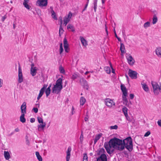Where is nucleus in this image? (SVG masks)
Returning <instances> with one entry per match:
<instances>
[{"instance_id": "58836bf2", "label": "nucleus", "mask_w": 161, "mask_h": 161, "mask_svg": "<svg viewBox=\"0 0 161 161\" xmlns=\"http://www.w3.org/2000/svg\"><path fill=\"white\" fill-rule=\"evenodd\" d=\"M83 158V161H88V157L86 153H84Z\"/></svg>"}, {"instance_id": "e2e57ef3", "label": "nucleus", "mask_w": 161, "mask_h": 161, "mask_svg": "<svg viewBox=\"0 0 161 161\" xmlns=\"http://www.w3.org/2000/svg\"><path fill=\"white\" fill-rule=\"evenodd\" d=\"M19 129L18 128H17L15 129V131L16 132H19Z\"/></svg>"}, {"instance_id": "f8f14e48", "label": "nucleus", "mask_w": 161, "mask_h": 161, "mask_svg": "<svg viewBox=\"0 0 161 161\" xmlns=\"http://www.w3.org/2000/svg\"><path fill=\"white\" fill-rule=\"evenodd\" d=\"M72 14L71 13H69L68 15L67 16H66L64 18V24L65 26L66 25L67 23L69 22L70 21V19L72 16Z\"/></svg>"}, {"instance_id": "1a4fd4ad", "label": "nucleus", "mask_w": 161, "mask_h": 161, "mask_svg": "<svg viewBox=\"0 0 161 161\" xmlns=\"http://www.w3.org/2000/svg\"><path fill=\"white\" fill-rule=\"evenodd\" d=\"M80 84L83 86L84 88L87 90L88 89V86L87 81L83 78L80 79Z\"/></svg>"}, {"instance_id": "8fccbe9b", "label": "nucleus", "mask_w": 161, "mask_h": 161, "mask_svg": "<svg viewBox=\"0 0 161 161\" xmlns=\"http://www.w3.org/2000/svg\"><path fill=\"white\" fill-rule=\"evenodd\" d=\"M73 28V25H71L70 24H68L67 25V29H72Z\"/></svg>"}, {"instance_id": "6e6552de", "label": "nucleus", "mask_w": 161, "mask_h": 161, "mask_svg": "<svg viewBox=\"0 0 161 161\" xmlns=\"http://www.w3.org/2000/svg\"><path fill=\"white\" fill-rule=\"evenodd\" d=\"M63 88V87H61L59 86L54 85L52 89V92L53 93L56 94L58 93Z\"/></svg>"}, {"instance_id": "ea45409f", "label": "nucleus", "mask_w": 161, "mask_h": 161, "mask_svg": "<svg viewBox=\"0 0 161 161\" xmlns=\"http://www.w3.org/2000/svg\"><path fill=\"white\" fill-rule=\"evenodd\" d=\"M83 131H81V134L80 137V142L82 143L83 141Z\"/></svg>"}, {"instance_id": "6e6d98bb", "label": "nucleus", "mask_w": 161, "mask_h": 161, "mask_svg": "<svg viewBox=\"0 0 161 161\" xmlns=\"http://www.w3.org/2000/svg\"><path fill=\"white\" fill-rule=\"evenodd\" d=\"M33 110L35 113H37L38 111V109L37 108H34Z\"/></svg>"}, {"instance_id": "49530a36", "label": "nucleus", "mask_w": 161, "mask_h": 161, "mask_svg": "<svg viewBox=\"0 0 161 161\" xmlns=\"http://www.w3.org/2000/svg\"><path fill=\"white\" fill-rule=\"evenodd\" d=\"M69 45L67 39L64 38V46Z\"/></svg>"}, {"instance_id": "2f4dec72", "label": "nucleus", "mask_w": 161, "mask_h": 161, "mask_svg": "<svg viewBox=\"0 0 161 161\" xmlns=\"http://www.w3.org/2000/svg\"><path fill=\"white\" fill-rule=\"evenodd\" d=\"M104 69L107 74H109L110 73L111 70L109 67H105L104 68Z\"/></svg>"}, {"instance_id": "5fc2aeb1", "label": "nucleus", "mask_w": 161, "mask_h": 161, "mask_svg": "<svg viewBox=\"0 0 161 161\" xmlns=\"http://www.w3.org/2000/svg\"><path fill=\"white\" fill-rule=\"evenodd\" d=\"M3 80L0 78V88L2 87L3 85Z\"/></svg>"}, {"instance_id": "4468645a", "label": "nucleus", "mask_w": 161, "mask_h": 161, "mask_svg": "<svg viewBox=\"0 0 161 161\" xmlns=\"http://www.w3.org/2000/svg\"><path fill=\"white\" fill-rule=\"evenodd\" d=\"M21 113L25 114L26 113V103L24 102L21 106Z\"/></svg>"}, {"instance_id": "f257e3e1", "label": "nucleus", "mask_w": 161, "mask_h": 161, "mask_svg": "<svg viewBox=\"0 0 161 161\" xmlns=\"http://www.w3.org/2000/svg\"><path fill=\"white\" fill-rule=\"evenodd\" d=\"M104 147L109 154H111L113 152V150H111L112 147L120 151L124 149L122 140L116 138L111 139L108 143H105Z\"/></svg>"}, {"instance_id": "cd10ccee", "label": "nucleus", "mask_w": 161, "mask_h": 161, "mask_svg": "<svg viewBox=\"0 0 161 161\" xmlns=\"http://www.w3.org/2000/svg\"><path fill=\"white\" fill-rule=\"evenodd\" d=\"M60 20V25L59 27V36H61V31H63L61 32V33L62 34L63 33V32L64 31L63 30V28H62V18H61Z\"/></svg>"}, {"instance_id": "4be33fe9", "label": "nucleus", "mask_w": 161, "mask_h": 161, "mask_svg": "<svg viewBox=\"0 0 161 161\" xmlns=\"http://www.w3.org/2000/svg\"><path fill=\"white\" fill-rule=\"evenodd\" d=\"M4 155L5 158L6 160H8L10 158V156L8 151H4Z\"/></svg>"}, {"instance_id": "0eeeda50", "label": "nucleus", "mask_w": 161, "mask_h": 161, "mask_svg": "<svg viewBox=\"0 0 161 161\" xmlns=\"http://www.w3.org/2000/svg\"><path fill=\"white\" fill-rule=\"evenodd\" d=\"M31 74L33 76H34L36 74L37 68L36 67H34V64L33 63H32L31 65Z\"/></svg>"}, {"instance_id": "423d86ee", "label": "nucleus", "mask_w": 161, "mask_h": 161, "mask_svg": "<svg viewBox=\"0 0 161 161\" xmlns=\"http://www.w3.org/2000/svg\"><path fill=\"white\" fill-rule=\"evenodd\" d=\"M129 76L132 79H136L137 78V73L136 71L129 69L128 71Z\"/></svg>"}, {"instance_id": "9d476101", "label": "nucleus", "mask_w": 161, "mask_h": 161, "mask_svg": "<svg viewBox=\"0 0 161 161\" xmlns=\"http://www.w3.org/2000/svg\"><path fill=\"white\" fill-rule=\"evenodd\" d=\"M47 86V85H43V87L41 89L40 91V92L38 97H37V100H39L40 98L42 96L44 93L45 91V90Z\"/></svg>"}, {"instance_id": "c9c22d12", "label": "nucleus", "mask_w": 161, "mask_h": 161, "mask_svg": "<svg viewBox=\"0 0 161 161\" xmlns=\"http://www.w3.org/2000/svg\"><path fill=\"white\" fill-rule=\"evenodd\" d=\"M150 22L148 21L144 23L143 26L145 29H147V27L150 26Z\"/></svg>"}, {"instance_id": "338daca9", "label": "nucleus", "mask_w": 161, "mask_h": 161, "mask_svg": "<svg viewBox=\"0 0 161 161\" xmlns=\"http://www.w3.org/2000/svg\"><path fill=\"white\" fill-rule=\"evenodd\" d=\"M105 1L106 0H102V2L103 4L105 3Z\"/></svg>"}, {"instance_id": "7ed1b4c3", "label": "nucleus", "mask_w": 161, "mask_h": 161, "mask_svg": "<svg viewBox=\"0 0 161 161\" xmlns=\"http://www.w3.org/2000/svg\"><path fill=\"white\" fill-rule=\"evenodd\" d=\"M153 92L155 95L158 94L160 92L161 89L158 84L156 82H152Z\"/></svg>"}, {"instance_id": "864d4df0", "label": "nucleus", "mask_w": 161, "mask_h": 161, "mask_svg": "<svg viewBox=\"0 0 161 161\" xmlns=\"http://www.w3.org/2000/svg\"><path fill=\"white\" fill-rule=\"evenodd\" d=\"M7 16L6 14L4 15L2 17V20L3 22L4 21L5 19L6 18Z\"/></svg>"}, {"instance_id": "603ef678", "label": "nucleus", "mask_w": 161, "mask_h": 161, "mask_svg": "<svg viewBox=\"0 0 161 161\" xmlns=\"http://www.w3.org/2000/svg\"><path fill=\"white\" fill-rule=\"evenodd\" d=\"M150 133H151L150 131H148L145 134L144 136L145 137L148 136L150 135Z\"/></svg>"}, {"instance_id": "052dcab7", "label": "nucleus", "mask_w": 161, "mask_h": 161, "mask_svg": "<svg viewBox=\"0 0 161 161\" xmlns=\"http://www.w3.org/2000/svg\"><path fill=\"white\" fill-rule=\"evenodd\" d=\"M35 119L34 118H31V119L30 121L31 123H33L35 121Z\"/></svg>"}, {"instance_id": "69168bd1", "label": "nucleus", "mask_w": 161, "mask_h": 161, "mask_svg": "<svg viewBox=\"0 0 161 161\" xmlns=\"http://www.w3.org/2000/svg\"><path fill=\"white\" fill-rule=\"evenodd\" d=\"M117 38L118 39V41H119V42H121V39L119 37H118Z\"/></svg>"}, {"instance_id": "72a5a7b5", "label": "nucleus", "mask_w": 161, "mask_h": 161, "mask_svg": "<svg viewBox=\"0 0 161 161\" xmlns=\"http://www.w3.org/2000/svg\"><path fill=\"white\" fill-rule=\"evenodd\" d=\"M59 69L60 73L62 74H64L65 73V70L62 65L59 66Z\"/></svg>"}, {"instance_id": "f3484780", "label": "nucleus", "mask_w": 161, "mask_h": 161, "mask_svg": "<svg viewBox=\"0 0 161 161\" xmlns=\"http://www.w3.org/2000/svg\"><path fill=\"white\" fill-rule=\"evenodd\" d=\"M46 124L45 123L40 124L38 125L37 127L39 131H41L43 130L44 128L45 127Z\"/></svg>"}, {"instance_id": "b1692460", "label": "nucleus", "mask_w": 161, "mask_h": 161, "mask_svg": "<svg viewBox=\"0 0 161 161\" xmlns=\"http://www.w3.org/2000/svg\"><path fill=\"white\" fill-rule=\"evenodd\" d=\"M127 95H123L122 98L123 101V103L126 105H127L128 104V102L127 99L126 98V96Z\"/></svg>"}, {"instance_id": "c85d7f7f", "label": "nucleus", "mask_w": 161, "mask_h": 161, "mask_svg": "<svg viewBox=\"0 0 161 161\" xmlns=\"http://www.w3.org/2000/svg\"><path fill=\"white\" fill-rule=\"evenodd\" d=\"M36 156L37 157V158L38 160L39 161H42V159L41 156L40 155L39 153L38 152H36Z\"/></svg>"}, {"instance_id": "a878e982", "label": "nucleus", "mask_w": 161, "mask_h": 161, "mask_svg": "<svg viewBox=\"0 0 161 161\" xmlns=\"http://www.w3.org/2000/svg\"><path fill=\"white\" fill-rule=\"evenodd\" d=\"M20 121L23 123H24L25 122L26 119L25 118V114H21V115L20 117Z\"/></svg>"}, {"instance_id": "a211bd4d", "label": "nucleus", "mask_w": 161, "mask_h": 161, "mask_svg": "<svg viewBox=\"0 0 161 161\" xmlns=\"http://www.w3.org/2000/svg\"><path fill=\"white\" fill-rule=\"evenodd\" d=\"M121 90L123 92V95H127V91L126 87L123 84L120 86Z\"/></svg>"}, {"instance_id": "09e8293b", "label": "nucleus", "mask_w": 161, "mask_h": 161, "mask_svg": "<svg viewBox=\"0 0 161 161\" xmlns=\"http://www.w3.org/2000/svg\"><path fill=\"white\" fill-rule=\"evenodd\" d=\"M125 116L126 117L127 120L129 121V122L132 121V119H131L129 116H128V115L127 116Z\"/></svg>"}, {"instance_id": "9b49d317", "label": "nucleus", "mask_w": 161, "mask_h": 161, "mask_svg": "<svg viewBox=\"0 0 161 161\" xmlns=\"http://www.w3.org/2000/svg\"><path fill=\"white\" fill-rule=\"evenodd\" d=\"M47 0H38L36 2L37 4L41 7L46 6L47 3Z\"/></svg>"}, {"instance_id": "aec40b11", "label": "nucleus", "mask_w": 161, "mask_h": 161, "mask_svg": "<svg viewBox=\"0 0 161 161\" xmlns=\"http://www.w3.org/2000/svg\"><path fill=\"white\" fill-rule=\"evenodd\" d=\"M80 39L83 45L86 47L88 45L86 41L82 36L80 37Z\"/></svg>"}, {"instance_id": "37998d69", "label": "nucleus", "mask_w": 161, "mask_h": 161, "mask_svg": "<svg viewBox=\"0 0 161 161\" xmlns=\"http://www.w3.org/2000/svg\"><path fill=\"white\" fill-rule=\"evenodd\" d=\"M65 51L67 53H68L69 50V45L64 46Z\"/></svg>"}, {"instance_id": "412c9836", "label": "nucleus", "mask_w": 161, "mask_h": 161, "mask_svg": "<svg viewBox=\"0 0 161 161\" xmlns=\"http://www.w3.org/2000/svg\"><path fill=\"white\" fill-rule=\"evenodd\" d=\"M102 133H100L96 136L94 141V144H95L96 143L97 141L100 139V138L102 136Z\"/></svg>"}, {"instance_id": "39448f33", "label": "nucleus", "mask_w": 161, "mask_h": 161, "mask_svg": "<svg viewBox=\"0 0 161 161\" xmlns=\"http://www.w3.org/2000/svg\"><path fill=\"white\" fill-rule=\"evenodd\" d=\"M23 79L22 69L19 64L18 69V81L19 83H21L23 81Z\"/></svg>"}, {"instance_id": "c03bdc74", "label": "nucleus", "mask_w": 161, "mask_h": 161, "mask_svg": "<svg viewBox=\"0 0 161 161\" xmlns=\"http://www.w3.org/2000/svg\"><path fill=\"white\" fill-rule=\"evenodd\" d=\"M105 152V150L103 148H101L100 149L98 154L100 155L102 154H104V153Z\"/></svg>"}, {"instance_id": "ddd939ff", "label": "nucleus", "mask_w": 161, "mask_h": 161, "mask_svg": "<svg viewBox=\"0 0 161 161\" xmlns=\"http://www.w3.org/2000/svg\"><path fill=\"white\" fill-rule=\"evenodd\" d=\"M97 161H107V157L105 154H102L97 158Z\"/></svg>"}, {"instance_id": "bb28decb", "label": "nucleus", "mask_w": 161, "mask_h": 161, "mask_svg": "<svg viewBox=\"0 0 161 161\" xmlns=\"http://www.w3.org/2000/svg\"><path fill=\"white\" fill-rule=\"evenodd\" d=\"M80 104L81 105H83L86 102L85 98L83 97H81L80 99Z\"/></svg>"}, {"instance_id": "de8ad7c7", "label": "nucleus", "mask_w": 161, "mask_h": 161, "mask_svg": "<svg viewBox=\"0 0 161 161\" xmlns=\"http://www.w3.org/2000/svg\"><path fill=\"white\" fill-rule=\"evenodd\" d=\"M118 128V126L117 125H115L114 126H111L110 127L111 129H117Z\"/></svg>"}, {"instance_id": "473e14b6", "label": "nucleus", "mask_w": 161, "mask_h": 161, "mask_svg": "<svg viewBox=\"0 0 161 161\" xmlns=\"http://www.w3.org/2000/svg\"><path fill=\"white\" fill-rule=\"evenodd\" d=\"M97 0H93V4L94 6V8L95 12H96V9L97 8Z\"/></svg>"}, {"instance_id": "0e129e2a", "label": "nucleus", "mask_w": 161, "mask_h": 161, "mask_svg": "<svg viewBox=\"0 0 161 161\" xmlns=\"http://www.w3.org/2000/svg\"><path fill=\"white\" fill-rule=\"evenodd\" d=\"M110 66L111 67V68H112V72L114 73V70H113V69L112 68V64L111 63H110Z\"/></svg>"}, {"instance_id": "393cba45", "label": "nucleus", "mask_w": 161, "mask_h": 161, "mask_svg": "<svg viewBox=\"0 0 161 161\" xmlns=\"http://www.w3.org/2000/svg\"><path fill=\"white\" fill-rule=\"evenodd\" d=\"M125 47L124 44L121 43H120V50L121 52V53H125Z\"/></svg>"}, {"instance_id": "f704fd0d", "label": "nucleus", "mask_w": 161, "mask_h": 161, "mask_svg": "<svg viewBox=\"0 0 161 161\" xmlns=\"http://www.w3.org/2000/svg\"><path fill=\"white\" fill-rule=\"evenodd\" d=\"M157 21V18L156 15H154L153 19V24H155L156 23Z\"/></svg>"}, {"instance_id": "20e7f679", "label": "nucleus", "mask_w": 161, "mask_h": 161, "mask_svg": "<svg viewBox=\"0 0 161 161\" xmlns=\"http://www.w3.org/2000/svg\"><path fill=\"white\" fill-rule=\"evenodd\" d=\"M106 105L109 108H111L113 106H115V103L113 100L109 99L107 98L105 100Z\"/></svg>"}, {"instance_id": "2eb2a0df", "label": "nucleus", "mask_w": 161, "mask_h": 161, "mask_svg": "<svg viewBox=\"0 0 161 161\" xmlns=\"http://www.w3.org/2000/svg\"><path fill=\"white\" fill-rule=\"evenodd\" d=\"M128 64L130 65H133L135 62L134 59L133 58L131 55L128 58H127Z\"/></svg>"}, {"instance_id": "79ce46f5", "label": "nucleus", "mask_w": 161, "mask_h": 161, "mask_svg": "<svg viewBox=\"0 0 161 161\" xmlns=\"http://www.w3.org/2000/svg\"><path fill=\"white\" fill-rule=\"evenodd\" d=\"M64 49L63 47V44L62 43H61L60 45L59 53L61 54L63 52Z\"/></svg>"}, {"instance_id": "774afa93", "label": "nucleus", "mask_w": 161, "mask_h": 161, "mask_svg": "<svg viewBox=\"0 0 161 161\" xmlns=\"http://www.w3.org/2000/svg\"><path fill=\"white\" fill-rule=\"evenodd\" d=\"M51 86H52V84H50L49 85V86L47 88H49V89H51Z\"/></svg>"}, {"instance_id": "5701e85b", "label": "nucleus", "mask_w": 161, "mask_h": 161, "mask_svg": "<svg viewBox=\"0 0 161 161\" xmlns=\"http://www.w3.org/2000/svg\"><path fill=\"white\" fill-rule=\"evenodd\" d=\"M62 80L61 78H59L56 81V85L59 86H60V87H63V86L62 85Z\"/></svg>"}, {"instance_id": "bf43d9fd", "label": "nucleus", "mask_w": 161, "mask_h": 161, "mask_svg": "<svg viewBox=\"0 0 161 161\" xmlns=\"http://www.w3.org/2000/svg\"><path fill=\"white\" fill-rule=\"evenodd\" d=\"M157 123L158 125L161 127V120L159 119V120L157 122Z\"/></svg>"}, {"instance_id": "7c9ffc66", "label": "nucleus", "mask_w": 161, "mask_h": 161, "mask_svg": "<svg viewBox=\"0 0 161 161\" xmlns=\"http://www.w3.org/2000/svg\"><path fill=\"white\" fill-rule=\"evenodd\" d=\"M122 111L124 113L125 116H127L128 115V109L125 107H124L122 108Z\"/></svg>"}, {"instance_id": "c756f323", "label": "nucleus", "mask_w": 161, "mask_h": 161, "mask_svg": "<svg viewBox=\"0 0 161 161\" xmlns=\"http://www.w3.org/2000/svg\"><path fill=\"white\" fill-rule=\"evenodd\" d=\"M142 86L143 89L146 92H148L149 91V88L146 84L144 83L143 84H142Z\"/></svg>"}, {"instance_id": "4d7b16f0", "label": "nucleus", "mask_w": 161, "mask_h": 161, "mask_svg": "<svg viewBox=\"0 0 161 161\" xmlns=\"http://www.w3.org/2000/svg\"><path fill=\"white\" fill-rule=\"evenodd\" d=\"M129 96L130 98L131 99H133L134 97V95L133 94H130Z\"/></svg>"}, {"instance_id": "3c124183", "label": "nucleus", "mask_w": 161, "mask_h": 161, "mask_svg": "<svg viewBox=\"0 0 161 161\" xmlns=\"http://www.w3.org/2000/svg\"><path fill=\"white\" fill-rule=\"evenodd\" d=\"M23 5L24 6V7L26 8L27 9H30V6H29V5L28 4H23Z\"/></svg>"}, {"instance_id": "4c0bfd02", "label": "nucleus", "mask_w": 161, "mask_h": 161, "mask_svg": "<svg viewBox=\"0 0 161 161\" xmlns=\"http://www.w3.org/2000/svg\"><path fill=\"white\" fill-rule=\"evenodd\" d=\"M45 92L46 95V96L47 97L50 93L51 89H49V88H47Z\"/></svg>"}, {"instance_id": "dca6fc26", "label": "nucleus", "mask_w": 161, "mask_h": 161, "mask_svg": "<svg viewBox=\"0 0 161 161\" xmlns=\"http://www.w3.org/2000/svg\"><path fill=\"white\" fill-rule=\"evenodd\" d=\"M71 150V147H68L67 151V156L66 157V161H69V160L70 156V152Z\"/></svg>"}, {"instance_id": "e433bc0d", "label": "nucleus", "mask_w": 161, "mask_h": 161, "mask_svg": "<svg viewBox=\"0 0 161 161\" xmlns=\"http://www.w3.org/2000/svg\"><path fill=\"white\" fill-rule=\"evenodd\" d=\"M51 13L52 14V17L54 19H57V17L56 16V14L54 12V11L53 10H52L51 12Z\"/></svg>"}, {"instance_id": "a18cd8bd", "label": "nucleus", "mask_w": 161, "mask_h": 161, "mask_svg": "<svg viewBox=\"0 0 161 161\" xmlns=\"http://www.w3.org/2000/svg\"><path fill=\"white\" fill-rule=\"evenodd\" d=\"M37 120L38 121V122L39 123H44L43 122V119L40 117H37Z\"/></svg>"}, {"instance_id": "680f3d73", "label": "nucleus", "mask_w": 161, "mask_h": 161, "mask_svg": "<svg viewBox=\"0 0 161 161\" xmlns=\"http://www.w3.org/2000/svg\"><path fill=\"white\" fill-rule=\"evenodd\" d=\"M29 1V0H24V2H23V4H27V3L28 4V3Z\"/></svg>"}, {"instance_id": "f03ea898", "label": "nucleus", "mask_w": 161, "mask_h": 161, "mask_svg": "<svg viewBox=\"0 0 161 161\" xmlns=\"http://www.w3.org/2000/svg\"><path fill=\"white\" fill-rule=\"evenodd\" d=\"M123 145L129 151H131L133 149L132 139L129 137L124 140L123 142Z\"/></svg>"}, {"instance_id": "6ab92c4d", "label": "nucleus", "mask_w": 161, "mask_h": 161, "mask_svg": "<svg viewBox=\"0 0 161 161\" xmlns=\"http://www.w3.org/2000/svg\"><path fill=\"white\" fill-rule=\"evenodd\" d=\"M155 53L156 55L159 57L161 58V47H158L155 50Z\"/></svg>"}, {"instance_id": "13d9d810", "label": "nucleus", "mask_w": 161, "mask_h": 161, "mask_svg": "<svg viewBox=\"0 0 161 161\" xmlns=\"http://www.w3.org/2000/svg\"><path fill=\"white\" fill-rule=\"evenodd\" d=\"M88 118H89V117H88V115L87 114H86V116L85 117V118H84L85 121H87L88 120Z\"/></svg>"}, {"instance_id": "a19ab883", "label": "nucleus", "mask_w": 161, "mask_h": 161, "mask_svg": "<svg viewBox=\"0 0 161 161\" xmlns=\"http://www.w3.org/2000/svg\"><path fill=\"white\" fill-rule=\"evenodd\" d=\"M78 77V75L74 73L72 75L71 78L73 80H74L77 78Z\"/></svg>"}]
</instances>
